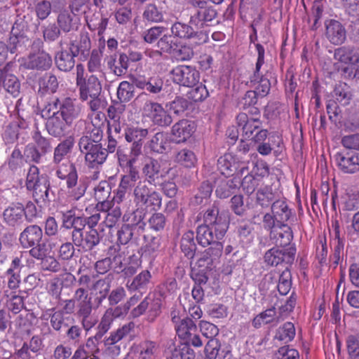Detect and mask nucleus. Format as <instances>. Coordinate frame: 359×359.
Here are the masks:
<instances>
[{
    "instance_id": "obj_28",
    "label": "nucleus",
    "mask_w": 359,
    "mask_h": 359,
    "mask_svg": "<svg viewBox=\"0 0 359 359\" xmlns=\"http://www.w3.org/2000/svg\"><path fill=\"white\" fill-rule=\"evenodd\" d=\"M25 65L27 69L46 71L51 67L52 58L48 53L44 51L37 54H31Z\"/></svg>"
},
{
    "instance_id": "obj_56",
    "label": "nucleus",
    "mask_w": 359,
    "mask_h": 359,
    "mask_svg": "<svg viewBox=\"0 0 359 359\" xmlns=\"http://www.w3.org/2000/svg\"><path fill=\"white\" fill-rule=\"evenodd\" d=\"M177 41L175 39V36L172 34H164L158 41L156 46L161 51L172 54L176 49Z\"/></svg>"
},
{
    "instance_id": "obj_57",
    "label": "nucleus",
    "mask_w": 359,
    "mask_h": 359,
    "mask_svg": "<svg viewBox=\"0 0 359 359\" xmlns=\"http://www.w3.org/2000/svg\"><path fill=\"white\" fill-rule=\"evenodd\" d=\"M291 286L292 275L288 266H285V269L279 276L278 290L281 295H286L290 290Z\"/></svg>"
},
{
    "instance_id": "obj_31",
    "label": "nucleus",
    "mask_w": 359,
    "mask_h": 359,
    "mask_svg": "<svg viewBox=\"0 0 359 359\" xmlns=\"http://www.w3.org/2000/svg\"><path fill=\"white\" fill-rule=\"evenodd\" d=\"M38 85V94L43 96L46 94L55 93L58 88L59 83L55 75L46 73L39 79Z\"/></svg>"
},
{
    "instance_id": "obj_25",
    "label": "nucleus",
    "mask_w": 359,
    "mask_h": 359,
    "mask_svg": "<svg viewBox=\"0 0 359 359\" xmlns=\"http://www.w3.org/2000/svg\"><path fill=\"white\" fill-rule=\"evenodd\" d=\"M195 132V124L193 121L182 119L172 127L171 133L177 139V142L187 141Z\"/></svg>"
},
{
    "instance_id": "obj_11",
    "label": "nucleus",
    "mask_w": 359,
    "mask_h": 359,
    "mask_svg": "<svg viewBox=\"0 0 359 359\" xmlns=\"http://www.w3.org/2000/svg\"><path fill=\"white\" fill-rule=\"evenodd\" d=\"M194 25L177 21L172 24L170 30L173 36L180 39H192L196 45L205 43L208 40V36L202 31H196Z\"/></svg>"
},
{
    "instance_id": "obj_52",
    "label": "nucleus",
    "mask_w": 359,
    "mask_h": 359,
    "mask_svg": "<svg viewBox=\"0 0 359 359\" xmlns=\"http://www.w3.org/2000/svg\"><path fill=\"white\" fill-rule=\"evenodd\" d=\"M276 314V308L272 306L271 308L266 309L259 314L257 315L252 321V325L255 328H259L262 325L269 324L274 321L275 316Z\"/></svg>"
},
{
    "instance_id": "obj_10",
    "label": "nucleus",
    "mask_w": 359,
    "mask_h": 359,
    "mask_svg": "<svg viewBox=\"0 0 359 359\" xmlns=\"http://www.w3.org/2000/svg\"><path fill=\"white\" fill-rule=\"evenodd\" d=\"M203 222V225L214 228L217 240L223 238L229 225V221L226 213L220 212L219 207L215 204L208 208L205 212Z\"/></svg>"
},
{
    "instance_id": "obj_45",
    "label": "nucleus",
    "mask_w": 359,
    "mask_h": 359,
    "mask_svg": "<svg viewBox=\"0 0 359 359\" xmlns=\"http://www.w3.org/2000/svg\"><path fill=\"white\" fill-rule=\"evenodd\" d=\"M144 20L158 23L163 21L164 14L162 8L158 7L155 4H147L142 13Z\"/></svg>"
},
{
    "instance_id": "obj_47",
    "label": "nucleus",
    "mask_w": 359,
    "mask_h": 359,
    "mask_svg": "<svg viewBox=\"0 0 359 359\" xmlns=\"http://www.w3.org/2000/svg\"><path fill=\"white\" fill-rule=\"evenodd\" d=\"M177 335L182 339H187L192 332H196L197 327L189 318H184L175 327Z\"/></svg>"
},
{
    "instance_id": "obj_7",
    "label": "nucleus",
    "mask_w": 359,
    "mask_h": 359,
    "mask_svg": "<svg viewBox=\"0 0 359 359\" xmlns=\"http://www.w3.org/2000/svg\"><path fill=\"white\" fill-rule=\"evenodd\" d=\"M188 4L196 9L190 17L189 23L196 27L212 25L218 15L215 6L208 0H188Z\"/></svg>"
},
{
    "instance_id": "obj_40",
    "label": "nucleus",
    "mask_w": 359,
    "mask_h": 359,
    "mask_svg": "<svg viewBox=\"0 0 359 359\" xmlns=\"http://www.w3.org/2000/svg\"><path fill=\"white\" fill-rule=\"evenodd\" d=\"M55 22L61 32L64 34H68L76 30L78 28L77 23L74 20L72 13L66 11L58 14Z\"/></svg>"
},
{
    "instance_id": "obj_37",
    "label": "nucleus",
    "mask_w": 359,
    "mask_h": 359,
    "mask_svg": "<svg viewBox=\"0 0 359 359\" xmlns=\"http://www.w3.org/2000/svg\"><path fill=\"white\" fill-rule=\"evenodd\" d=\"M194 238V231H188L182 235L180 241L181 251L189 259H194L197 248Z\"/></svg>"
},
{
    "instance_id": "obj_23",
    "label": "nucleus",
    "mask_w": 359,
    "mask_h": 359,
    "mask_svg": "<svg viewBox=\"0 0 359 359\" xmlns=\"http://www.w3.org/2000/svg\"><path fill=\"white\" fill-rule=\"evenodd\" d=\"M43 231L36 224L27 226L20 235V242L23 248H31L42 241Z\"/></svg>"
},
{
    "instance_id": "obj_58",
    "label": "nucleus",
    "mask_w": 359,
    "mask_h": 359,
    "mask_svg": "<svg viewBox=\"0 0 359 359\" xmlns=\"http://www.w3.org/2000/svg\"><path fill=\"white\" fill-rule=\"evenodd\" d=\"M42 32L46 42L55 41L62 34L55 22L43 26Z\"/></svg>"
},
{
    "instance_id": "obj_1",
    "label": "nucleus",
    "mask_w": 359,
    "mask_h": 359,
    "mask_svg": "<svg viewBox=\"0 0 359 359\" xmlns=\"http://www.w3.org/2000/svg\"><path fill=\"white\" fill-rule=\"evenodd\" d=\"M15 19L7 41V43H9L11 53L23 51L29 45L28 33L30 32L33 20L32 15L25 11L15 9Z\"/></svg>"
},
{
    "instance_id": "obj_8",
    "label": "nucleus",
    "mask_w": 359,
    "mask_h": 359,
    "mask_svg": "<svg viewBox=\"0 0 359 359\" xmlns=\"http://www.w3.org/2000/svg\"><path fill=\"white\" fill-rule=\"evenodd\" d=\"M250 88L239 100L238 104L241 109H247L252 105H257L259 97L267 95L271 89V82L268 77H258V79L252 81V76H250L248 81Z\"/></svg>"
},
{
    "instance_id": "obj_18",
    "label": "nucleus",
    "mask_w": 359,
    "mask_h": 359,
    "mask_svg": "<svg viewBox=\"0 0 359 359\" xmlns=\"http://www.w3.org/2000/svg\"><path fill=\"white\" fill-rule=\"evenodd\" d=\"M66 107H69L72 109L78 107L71 98L67 97L60 100L58 97L51 98L44 105L41 110V116L44 118L52 117L54 116L60 115L62 110L65 109Z\"/></svg>"
},
{
    "instance_id": "obj_19",
    "label": "nucleus",
    "mask_w": 359,
    "mask_h": 359,
    "mask_svg": "<svg viewBox=\"0 0 359 359\" xmlns=\"http://www.w3.org/2000/svg\"><path fill=\"white\" fill-rule=\"evenodd\" d=\"M334 158L338 167L344 173L359 172V153H337Z\"/></svg>"
},
{
    "instance_id": "obj_9",
    "label": "nucleus",
    "mask_w": 359,
    "mask_h": 359,
    "mask_svg": "<svg viewBox=\"0 0 359 359\" xmlns=\"http://www.w3.org/2000/svg\"><path fill=\"white\" fill-rule=\"evenodd\" d=\"M295 217V214L284 199H277L271 204V212H267L263 216V228L287 224V222Z\"/></svg>"
},
{
    "instance_id": "obj_55",
    "label": "nucleus",
    "mask_w": 359,
    "mask_h": 359,
    "mask_svg": "<svg viewBox=\"0 0 359 359\" xmlns=\"http://www.w3.org/2000/svg\"><path fill=\"white\" fill-rule=\"evenodd\" d=\"M212 192V186L209 181L203 182L199 188L198 192L194 196L192 203L195 205H201L204 200L207 201Z\"/></svg>"
},
{
    "instance_id": "obj_62",
    "label": "nucleus",
    "mask_w": 359,
    "mask_h": 359,
    "mask_svg": "<svg viewBox=\"0 0 359 359\" xmlns=\"http://www.w3.org/2000/svg\"><path fill=\"white\" fill-rule=\"evenodd\" d=\"M187 97L195 102H202L205 99H206L209 93L205 87V86L203 84H200L196 87H192V88L187 93Z\"/></svg>"
},
{
    "instance_id": "obj_12",
    "label": "nucleus",
    "mask_w": 359,
    "mask_h": 359,
    "mask_svg": "<svg viewBox=\"0 0 359 359\" xmlns=\"http://www.w3.org/2000/svg\"><path fill=\"white\" fill-rule=\"evenodd\" d=\"M72 239L77 248L83 252H88L93 250L100 243L102 236L95 229H81Z\"/></svg>"
},
{
    "instance_id": "obj_2",
    "label": "nucleus",
    "mask_w": 359,
    "mask_h": 359,
    "mask_svg": "<svg viewBox=\"0 0 359 359\" xmlns=\"http://www.w3.org/2000/svg\"><path fill=\"white\" fill-rule=\"evenodd\" d=\"M196 239L202 247L210 246L201 254L198 262H205L208 265H212L215 261H217L222 256L223 251V244L216 238V232L214 228L206 225L201 224L196 228ZM202 266L201 264H199Z\"/></svg>"
},
{
    "instance_id": "obj_14",
    "label": "nucleus",
    "mask_w": 359,
    "mask_h": 359,
    "mask_svg": "<svg viewBox=\"0 0 359 359\" xmlns=\"http://www.w3.org/2000/svg\"><path fill=\"white\" fill-rule=\"evenodd\" d=\"M296 254V248L290 246L287 249L273 248L266 252L264 255L265 262L271 266L278 264H285L288 268L292 264Z\"/></svg>"
},
{
    "instance_id": "obj_59",
    "label": "nucleus",
    "mask_w": 359,
    "mask_h": 359,
    "mask_svg": "<svg viewBox=\"0 0 359 359\" xmlns=\"http://www.w3.org/2000/svg\"><path fill=\"white\" fill-rule=\"evenodd\" d=\"M336 99L344 105L349 103L351 99V93L349 90V86L345 83H340L337 85L334 90Z\"/></svg>"
},
{
    "instance_id": "obj_20",
    "label": "nucleus",
    "mask_w": 359,
    "mask_h": 359,
    "mask_svg": "<svg viewBox=\"0 0 359 359\" xmlns=\"http://www.w3.org/2000/svg\"><path fill=\"white\" fill-rule=\"evenodd\" d=\"M236 123L245 138L251 137L254 132L259 129L262 126V121L259 117L249 118L248 114L245 112H241L236 116Z\"/></svg>"
},
{
    "instance_id": "obj_60",
    "label": "nucleus",
    "mask_w": 359,
    "mask_h": 359,
    "mask_svg": "<svg viewBox=\"0 0 359 359\" xmlns=\"http://www.w3.org/2000/svg\"><path fill=\"white\" fill-rule=\"evenodd\" d=\"M22 290H19V294H13L8 302V308L13 313H20L25 308V296Z\"/></svg>"
},
{
    "instance_id": "obj_41",
    "label": "nucleus",
    "mask_w": 359,
    "mask_h": 359,
    "mask_svg": "<svg viewBox=\"0 0 359 359\" xmlns=\"http://www.w3.org/2000/svg\"><path fill=\"white\" fill-rule=\"evenodd\" d=\"M114 279V274L108 273L103 278H100L93 283L89 290L91 293L100 294L104 296H109V292L111 288V283Z\"/></svg>"
},
{
    "instance_id": "obj_22",
    "label": "nucleus",
    "mask_w": 359,
    "mask_h": 359,
    "mask_svg": "<svg viewBox=\"0 0 359 359\" xmlns=\"http://www.w3.org/2000/svg\"><path fill=\"white\" fill-rule=\"evenodd\" d=\"M79 89L80 99L83 101L90 98H95L100 95L102 86L98 79L91 75L82 83L77 86Z\"/></svg>"
},
{
    "instance_id": "obj_53",
    "label": "nucleus",
    "mask_w": 359,
    "mask_h": 359,
    "mask_svg": "<svg viewBox=\"0 0 359 359\" xmlns=\"http://www.w3.org/2000/svg\"><path fill=\"white\" fill-rule=\"evenodd\" d=\"M152 302H154L152 309H154L155 311H158L160 309V300L157 299L156 301H154L150 298V297L147 296L137 306L131 311L130 315L132 317L137 318L142 315Z\"/></svg>"
},
{
    "instance_id": "obj_43",
    "label": "nucleus",
    "mask_w": 359,
    "mask_h": 359,
    "mask_svg": "<svg viewBox=\"0 0 359 359\" xmlns=\"http://www.w3.org/2000/svg\"><path fill=\"white\" fill-rule=\"evenodd\" d=\"M74 142L72 137L62 141L54 149L53 163H60L65 156L72 152Z\"/></svg>"
},
{
    "instance_id": "obj_17",
    "label": "nucleus",
    "mask_w": 359,
    "mask_h": 359,
    "mask_svg": "<svg viewBox=\"0 0 359 359\" xmlns=\"http://www.w3.org/2000/svg\"><path fill=\"white\" fill-rule=\"evenodd\" d=\"M94 308L88 297L76 304L75 315L80 319L81 324L86 331H89L97 323V320L92 316Z\"/></svg>"
},
{
    "instance_id": "obj_16",
    "label": "nucleus",
    "mask_w": 359,
    "mask_h": 359,
    "mask_svg": "<svg viewBox=\"0 0 359 359\" xmlns=\"http://www.w3.org/2000/svg\"><path fill=\"white\" fill-rule=\"evenodd\" d=\"M264 229L269 231L270 241L276 246H287L293 239V232L288 224Z\"/></svg>"
},
{
    "instance_id": "obj_6",
    "label": "nucleus",
    "mask_w": 359,
    "mask_h": 359,
    "mask_svg": "<svg viewBox=\"0 0 359 359\" xmlns=\"http://www.w3.org/2000/svg\"><path fill=\"white\" fill-rule=\"evenodd\" d=\"M80 114L79 107L72 109L68 107L62 110L60 115L46 118V128L49 135L60 137L64 136L71 127L74 121L76 120Z\"/></svg>"
},
{
    "instance_id": "obj_3",
    "label": "nucleus",
    "mask_w": 359,
    "mask_h": 359,
    "mask_svg": "<svg viewBox=\"0 0 359 359\" xmlns=\"http://www.w3.org/2000/svg\"><path fill=\"white\" fill-rule=\"evenodd\" d=\"M145 180L139 181L133 189V201L137 208L147 211H157L162 205L161 194Z\"/></svg>"
},
{
    "instance_id": "obj_24",
    "label": "nucleus",
    "mask_w": 359,
    "mask_h": 359,
    "mask_svg": "<svg viewBox=\"0 0 359 359\" xmlns=\"http://www.w3.org/2000/svg\"><path fill=\"white\" fill-rule=\"evenodd\" d=\"M91 48L90 40L87 34H81L79 41H71L68 50L73 56H80L81 60H86L89 55Z\"/></svg>"
},
{
    "instance_id": "obj_30",
    "label": "nucleus",
    "mask_w": 359,
    "mask_h": 359,
    "mask_svg": "<svg viewBox=\"0 0 359 359\" xmlns=\"http://www.w3.org/2000/svg\"><path fill=\"white\" fill-rule=\"evenodd\" d=\"M59 45L61 50L55 55V65L60 70L69 72L75 65V57L67 49L63 48L62 41H60Z\"/></svg>"
},
{
    "instance_id": "obj_29",
    "label": "nucleus",
    "mask_w": 359,
    "mask_h": 359,
    "mask_svg": "<svg viewBox=\"0 0 359 359\" xmlns=\"http://www.w3.org/2000/svg\"><path fill=\"white\" fill-rule=\"evenodd\" d=\"M335 60L345 64L355 65L359 63V48L351 46H343L334 50Z\"/></svg>"
},
{
    "instance_id": "obj_4",
    "label": "nucleus",
    "mask_w": 359,
    "mask_h": 359,
    "mask_svg": "<svg viewBox=\"0 0 359 359\" xmlns=\"http://www.w3.org/2000/svg\"><path fill=\"white\" fill-rule=\"evenodd\" d=\"M26 187L32 191V197L40 205L50 201V181L46 175H39V170L36 165H31L26 178Z\"/></svg>"
},
{
    "instance_id": "obj_46",
    "label": "nucleus",
    "mask_w": 359,
    "mask_h": 359,
    "mask_svg": "<svg viewBox=\"0 0 359 359\" xmlns=\"http://www.w3.org/2000/svg\"><path fill=\"white\" fill-rule=\"evenodd\" d=\"M256 203L263 208L271 207L272 203L277 200L272 189L269 187H265L258 189L257 191Z\"/></svg>"
},
{
    "instance_id": "obj_32",
    "label": "nucleus",
    "mask_w": 359,
    "mask_h": 359,
    "mask_svg": "<svg viewBox=\"0 0 359 359\" xmlns=\"http://www.w3.org/2000/svg\"><path fill=\"white\" fill-rule=\"evenodd\" d=\"M151 273L148 270L142 271L132 280H128L126 286L130 291L145 293L150 283Z\"/></svg>"
},
{
    "instance_id": "obj_34",
    "label": "nucleus",
    "mask_w": 359,
    "mask_h": 359,
    "mask_svg": "<svg viewBox=\"0 0 359 359\" xmlns=\"http://www.w3.org/2000/svg\"><path fill=\"white\" fill-rule=\"evenodd\" d=\"M240 185L238 177H233L231 180L222 181L215 190L217 196L219 198H227L231 196Z\"/></svg>"
},
{
    "instance_id": "obj_64",
    "label": "nucleus",
    "mask_w": 359,
    "mask_h": 359,
    "mask_svg": "<svg viewBox=\"0 0 359 359\" xmlns=\"http://www.w3.org/2000/svg\"><path fill=\"white\" fill-rule=\"evenodd\" d=\"M295 336V328L294 325L290 322H287L277 331L276 338L279 340L292 341Z\"/></svg>"
},
{
    "instance_id": "obj_48",
    "label": "nucleus",
    "mask_w": 359,
    "mask_h": 359,
    "mask_svg": "<svg viewBox=\"0 0 359 359\" xmlns=\"http://www.w3.org/2000/svg\"><path fill=\"white\" fill-rule=\"evenodd\" d=\"M107 158V152L103 149L102 144L92 155H86L85 160L88 166L90 168L97 169L101 166Z\"/></svg>"
},
{
    "instance_id": "obj_21",
    "label": "nucleus",
    "mask_w": 359,
    "mask_h": 359,
    "mask_svg": "<svg viewBox=\"0 0 359 359\" xmlns=\"http://www.w3.org/2000/svg\"><path fill=\"white\" fill-rule=\"evenodd\" d=\"M326 36L334 45L342 44L346 39V32L342 24L335 20H328L325 22Z\"/></svg>"
},
{
    "instance_id": "obj_35",
    "label": "nucleus",
    "mask_w": 359,
    "mask_h": 359,
    "mask_svg": "<svg viewBox=\"0 0 359 359\" xmlns=\"http://www.w3.org/2000/svg\"><path fill=\"white\" fill-rule=\"evenodd\" d=\"M124 175H122L121 182L122 187L133 188L136 185V182L140 179V172L135 163L128 162L126 168H123Z\"/></svg>"
},
{
    "instance_id": "obj_61",
    "label": "nucleus",
    "mask_w": 359,
    "mask_h": 359,
    "mask_svg": "<svg viewBox=\"0 0 359 359\" xmlns=\"http://www.w3.org/2000/svg\"><path fill=\"white\" fill-rule=\"evenodd\" d=\"M75 247L76 246L73 243L72 239V241L63 243L58 250V258L62 261L71 260L75 255Z\"/></svg>"
},
{
    "instance_id": "obj_36",
    "label": "nucleus",
    "mask_w": 359,
    "mask_h": 359,
    "mask_svg": "<svg viewBox=\"0 0 359 359\" xmlns=\"http://www.w3.org/2000/svg\"><path fill=\"white\" fill-rule=\"evenodd\" d=\"M24 212V206L20 203L9 206L3 213L4 219L8 225L14 226L22 222Z\"/></svg>"
},
{
    "instance_id": "obj_27",
    "label": "nucleus",
    "mask_w": 359,
    "mask_h": 359,
    "mask_svg": "<svg viewBox=\"0 0 359 359\" xmlns=\"http://www.w3.org/2000/svg\"><path fill=\"white\" fill-rule=\"evenodd\" d=\"M141 238H143L144 243L140 248L139 252H141L142 257H149L154 259L156 252L159 250L161 245L160 237L149 234L144 231Z\"/></svg>"
},
{
    "instance_id": "obj_15",
    "label": "nucleus",
    "mask_w": 359,
    "mask_h": 359,
    "mask_svg": "<svg viewBox=\"0 0 359 359\" xmlns=\"http://www.w3.org/2000/svg\"><path fill=\"white\" fill-rule=\"evenodd\" d=\"M142 224L136 226H130L124 224L117 231V242L121 245H126L129 243L140 245L142 233Z\"/></svg>"
},
{
    "instance_id": "obj_51",
    "label": "nucleus",
    "mask_w": 359,
    "mask_h": 359,
    "mask_svg": "<svg viewBox=\"0 0 359 359\" xmlns=\"http://www.w3.org/2000/svg\"><path fill=\"white\" fill-rule=\"evenodd\" d=\"M148 133V130L146 128L133 126H126L124 128V137L128 142L142 141L147 136Z\"/></svg>"
},
{
    "instance_id": "obj_50",
    "label": "nucleus",
    "mask_w": 359,
    "mask_h": 359,
    "mask_svg": "<svg viewBox=\"0 0 359 359\" xmlns=\"http://www.w3.org/2000/svg\"><path fill=\"white\" fill-rule=\"evenodd\" d=\"M175 161L186 168H191L196 163L197 158L194 151L188 149H183L176 154Z\"/></svg>"
},
{
    "instance_id": "obj_42",
    "label": "nucleus",
    "mask_w": 359,
    "mask_h": 359,
    "mask_svg": "<svg viewBox=\"0 0 359 359\" xmlns=\"http://www.w3.org/2000/svg\"><path fill=\"white\" fill-rule=\"evenodd\" d=\"M81 217L76 216L72 211H67L62 215V225L61 228L65 229H72L71 232V238H73L77 231L81 229L80 225Z\"/></svg>"
},
{
    "instance_id": "obj_38",
    "label": "nucleus",
    "mask_w": 359,
    "mask_h": 359,
    "mask_svg": "<svg viewBox=\"0 0 359 359\" xmlns=\"http://www.w3.org/2000/svg\"><path fill=\"white\" fill-rule=\"evenodd\" d=\"M217 169L221 174L228 177L233 176L238 168V163L230 154H224L217 159Z\"/></svg>"
},
{
    "instance_id": "obj_33",
    "label": "nucleus",
    "mask_w": 359,
    "mask_h": 359,
    "mask_svg": "<svg viewBox=\"0 0 359 359\" xmlns=\"http://www.w3.org/2000/svg\"><path fill=\"white\" fill-rule=\"evenodd\" d=\"M148 147L153 152L165 153L170 149L168 134L163 132L156 133L148 142Z\"/></svg>"
},
{
    "instance_id": "obj_49",
    "label": "nucleus",
    "mask_w": 359,
    "mask_h": 359,
    "mask_svg": "<svg viewBox=\"0 0 359 359\" xmlns=\"http://www.w3.org/2000/svg\"><path fill=\"white\" fill-rule=\"evenodd\" d=\"M2 85L4 89L13 97H18L20 94V83L18 79L13 74H8L4 72Z\"/></svg>"
},
{
    "instance_id": "obj_26",
    "label": "nucleus",
    "mask_w": 359,
    "mask_h": 359,
    "mask_svg": "<svg viewBox=\"0 0 359 359\" xmlns=\"http://www.w3.org/2000/svg\"><path fill=\"white\" fill-rule=\"evenodd\" d=\"M107 67L116 76L126 74L128 68L129 57L125 53L114 54L107 59Z\"/></svg>"
},
{
    "instance_id": "obj_63",
    "label": "nucleus",
    "mask_w": 359,
    "mask_h": 359,
    "mask_svg": "<svg viewBox=\"0 0 359 359\" xmlns=\"http://www.w3.org/2000/svg\"><path fill=\"white\" fill-rule=\"evenodd\" d=\"M189 102L185 98L177 97L173 101L166 104L168 110L176 115L182 114L189 107Z\"/></svg>"
},
{
    "instance_id": "obj_13",
    "label": "nucleus",
    "mask_w": 359,
    "mask_h": 359,
    "mask_svg": "<svg viewBox=\"0 0 359 359\" xmlns=\"http://www.w3.org/2000/svg\"><path fill=\"white\" fill-rule=\"evenodd\" d=\"M172 80L180 86L192 88L199 81L200 74L196 69L189 65H179L171 71Z\"/></svg>"
},
{
    "instance_id": "obj_54",
    "label": "nucleus",
    "mask_w": 359,
    "mask_h": 359,
    "mask_svg": "<svg viewBox=\"0 0 359 359\" xmlns=\"http://www.w3.org/2000/svg\"><path fill=\"white\" fill-rule=\"evenodd\" d=\"M134 88L128 81L120 83L117 89V97L121 102H129L134 96Z\"/></svg>"
},
{
    "instance_id": "obj_44",
    "label": "nucleus",
    "mask_w": 359,
    "mask_h": 359,
    "mask_svg": "<svg viewBox=\"0 0 359 359\" xmlns=\"http://www.w3.org/2000/svg\"><path fill=\"white\" fill-rule=\"evenodd\" d=\"M134 323H129L128 324L123 325L122 327L118 328L116 330L113 331L110 333L109 337L105 338L103 341L104 345H113L114 344H116L121 339L126 337L130 334L131 331L134 328Z\"/></svg>"
},
{
    "instance_id": "obj_39",
    "label": "nucleus",
    "mask_w": 359,
    "mask_h": 359,
    "mask_svg": "<svg viewBox=\"0 0 359 359\" xmlns=\"http://www.w3.org/2000/svg\"><path fill=\"white\" fill-rule=\"evenodd\" d=\"M161 172V165L159 162L154 158H150L142 168V174L145 177L146 182L149 184H155L158 179Z\"/></svg>"
},
{
    "instance_id": "obj_5",
    "label": "nucleus",
    "mask_w": 359,
    "mask_h": 359,
    "mask_svg": "<svg viewBox=\"0 0 359 359\" xmlns=\"http://www.w3.org/2000/svg\"><path fill=\"white\" fill-rule=\"evenodd\" d=\"M56 176L60 180H65L69 197L72 200L79 201L84 196L88 188V182L84 179H79L78 171L74 163L58 168Z\"/></svg>"
}]
</instances>
